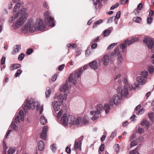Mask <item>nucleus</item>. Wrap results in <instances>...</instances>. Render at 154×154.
<instances>
[{"label": "nucleus", "instance_id": "obj_23", "mask_svg": "<svg viewBox=\"0 0 154 154\" xmlns=\"http://www.w3.org/2000/svg\"><path fill=\"white\" fill-rule=\"evenodd\" d=\"M81 143L80 142H79L76 140L75 142L74 147L75 149H79V151L81 150Z\"/></svg>", "mask_w": 154, "mask_h": 154}, {"label": "nucleus", "instance_id": "obj_16", "mask_svg": "<svg viewBox=\"0 0 154 154\" xmlns=\"http://www.w3.org/2000/svg\"><path fill=\"white\" fill-rule=\"evenodd\" d=\"M128 40L127 39L124 42L120 45V47L121 48L123 52H126V49L127 47V44L128 45Z\"/></svg>", "mask_w": 154, "mask_h": 154}, {"label": "nucleus", "instance_id": "obj_50", "mask_svg": "<svg viewBox=\"0 0 154 154\" xmlns=\"http://www.w3.org/2000/svg\"><path fill=\"white\" fill-rule=\"evenodd\" d=\"M144 112V109L143 108H142L139 110L137 113V114L138 115H141L143 114Z\"/></svg>", "mask_w": 154, "mask_h": 154}, {"label": "nucleus", "instance_id": "obj_22", "mask_svg": "<svg viewBox=\"0 0 154 154\" xmlns=\"http://www.w3.org/2000/svg\"><path fill=\"white\" fill-rule=\"evenodd\" d=\"M21 49V46L20 45H16L14 46V51L12 52V54H15L17 52H18Z\"/></svg>", "mask_w": 154, "mask_h": 154}, {"label": "nucleus", "instance_id": "obj_7", "mask_svg": "<svg viewBox=\"0 0 154 154\" xmlns=\"http://www.w3.org/2000/svg\"><path fill=\"white\" fill-rule=\"evenodd\" d=\"M129 88L127 87V85H124L123 89L122 87L119 86L117 88V91L118 93V94H119V96L121 97L122 96L124 97H128V94H129Z\"/></svg>", "mask_w": 154, "mask_h": 154}, {"label": "nucleus", "instance_id": "obj_62", "mask_svg": "<svg viewBox=\"0 0 154 154\" xmlns=\"http://www.w3.org/2000/svg\"><path fill=\"white\" fill-rule=\"evenodd\" d=\"M97 46V44L96 43H94L93 44L91 45V48L92 49H95V48Z\"/></svg>", "mask_w": 154, "mask_h": 154}, {"label": "nucleus", "instance_id": "obj_38", "mask_svg": "<svg viewBox=\"0 0 154 154\" xmlns=\"http://www.w3.org/2000/svg\"><path fill=\"white\" fill-rule=\"evenodd\" d=\"M137 142L135 140H132L130 143V147L137 145Z\"/></svg>", "mask_w": 154, "mask_h": 154}, {"label": "nucleus", "instance_id": "obj_33", "mask_svg": "<svg viewBox=\"0 0 154 154\" xmlns=\"http://www.w3.org/2000/svg\"><path fill=\"white\" fill-rule=\"evenodd\" d=\"M133 20L135 22L137 23H140L141 20V19L139 17H134L133 19Z\"/></svg>", "mask_w": 154, "mask_h": 154}, {"label": "nucleus", "instance_id": "obj_49", "mask_svg": "<svg viewBox=\"0 0 154 154\" xmlns=\"http://www.w3.org/2000/svg\"><path fill=\"white\" fill-rule=\"evenodd\" d=\"M119 5V3H117L116 4L113 5L110 8V9L111 10H112L114 9L115 8H117Z\"/></svg>", "mask_w": 154, "mask_h": 154}, {"label": "nucleus", "instance_id": "obj_4", "mask_svg": "<svg viewBox=\"0 0 154 154\" xmlns=\"http://www.w3.org/2000/svg\"><path fill=\"white\" fill-rule=\"evenodd\" d=\"M36 106L37 110H39V113L41 114L43 110V106H40V104L38 102H35L32 98L27 99L26 103L23 106V110L25 112H27L28 109H34Z\"/></svg>", "mask_w": 154, "mask_h": 154}, {"label": "nucleus", "instance_id": "obj_29", "mask_svg": "<svg viewBox=\"0 0 154 154\" xmlns=\"http://www.w3.org/2000/svg\"><path fill=\"white\" fill-rule=\"evenodd\" d=\"M51 92V91L50 88L49 87L47 88L45 92V95L46 98H48L49 97Z\"/></svg>", "mask_w": 154, "mask_h": 154}, {"label": "nucleus", "instance_id": "obj_60", "mask_svg": "<svg viewBox=\"0 0 154 154\" xmlns=\"http://www.w3.org/2000/svg\"><path fill=\"white\" fill-rule=\"evenodd\" d=\"M143 7V4L142 3L139 4L137 6L138 10H140Z\"/></svg>", "mask_w": 154, "mask_h": 154}, {"label": "nucleus", "instance_id": "obj_47", "mask_svg": "<svg viewBox=\"0 0 154 154\" xmlns=\"http://www.w3.org/2000/svg\"><path fill=\"white\" fill-rule=\"evenodd\" d=\"M20 122V119L18 115L16 116L15 119L14 121V122L16 123H18Z\"/></svg>", "mask_w": 154, "mask_h": 154}, {"label": "nucleus", "instance_id": "obj_31", "mask_svg": "<svg viewBox=\"0 0 154 154\" xmlns=\"http://www.w3.org/2000/svg\"><path fill=\"white\" fill-rule=\"evenodd\" d=\"M103 109H105L106 113V114H107L110 109L109 104H106L104 106Z\"/></svg>", "mask_w": 154, "mask_h": 154}, {"label": "nucleus", "instance_id": "obj_10", "mask_svg": "<svg viewBox=\"0 0 154 154\" xmlns=\"http://www.w3.org/2000/svg\"><path fill=\"white\" fill-rule=\"evenodd\" d=\"M148 75L147 71H143L141 73V76L137 78V81L140 85H143L145 83Z\"/></svg>", "mask_w": 154, "mask_h": 154}, {"label": "nucleus", "instance_id": "obj_40", "mask_svg": "<svg viewBox=\"0 0 154 154\" xmlns=\"http://www.w3.org/2000/svg\"><path fill=\"white\" fill-rule=\"evenodd\" d=\"M76 45L75 44H69L67 45V47L69 48H76Z\"/></svg>", "mask_w": 154, "mask_h": 154}, {"label": "nucleus", "instance_id": "obj_3", "mask_svg": "<svg viewBox=\"0 0 154 154\" xmlns=\"http://www.w3.org/2000/svg\"><path fill=\"white\" fill-rule=\"evenodd\" d=\"M26 11V8H23L21 9L15 15L12 16L9 20V21L11 22L14 20L15 21L13 24L14 29L19 28L24 23L26 19L27 16Z\"/></svg>", "mask_w": 154, "mask_h": 154}, {"label": "nucleus", "instance_id": "obj_11", "mask_svg": "<svg viewBox=\"0 0 154 154\" xmlns=\"http://www.w3.org/2000/svg\"><path fill=\"white\" fill-rule=\"evenodd\" d=\"M143 42L147 46L152 53H154V41L149 38H145Z\"/></svg>", "mask_w": 154, "mask_h": 154}, {"label": "nucleus", "instance_id": "obj_44", "mask_svg": "<svg viewBox=\"0 0 154 154\" xmlns=\"http://www.w3.org/2000/svg\"><path fill=\"white\" fill-rule=\"evenodd\" d=\"M25 57V54L23 53H21L19 55L18 57V59L20 60H22Z\"/></svg>", "mask_w": 154, "mask_h": 154}, {"label": "nucleus", "instance_id": "obj_30", "mask_svg": "<svg viewBox=\"0 0 154 154\" xmlns=\"http://www.w3.org/2000/svg\"><path fill=\"white\" fill-rule=\"evenodd\" d=\"M103 21L102 19H100L97 21L94 24L93 26V28H94L97 27L98 25L101 23Z\"/></svg>", "mask_w": 154, "mask_h": 154}, {"label": "nucleus", "instance_id": "obj_28", "mask_svg": "<svg viewBox=\"0 0 154 154\" xmlns=\"http://www.w3.org/2000/svg\"><path fill=\"white\" fill-rule=\"evenodd\" d=\"M123 79L124 80V82L125 84V85H127V87L128 88H129V90H132V88H133L132 87V86H131L130 87V86L128 84V82L127 79H126V78L125 77H124L123 78Z\"/></svg>", "mask_w": 154, "mask_h": 154}, {"label": "nucleus", "instance_id": "obj_39", "mask_svg": "<svg viewBox=\"0 0 154 154\" xmlns=\"http://www.w3.org/2000/svg\"><path fill=\"white\" fill-rule=\"evenodd\" d=\"M22 72V71L21 70L19 69H17L14 76L16 77L19 76Z\"/></svg>", "mask_w": 154, "mask_h": 154}, {"label": "nucleus", "instance_id": "obj_37", "mask_svg": "<svg viewBox=\"0 0 154 154\" xmlns=\"http://www.w3.org/2000/svg\"><path fill=\"white\" fill-rule=\"evenodd\" d=\"M116 45H117V43H114L111 44L108 46V47L107 48V50L108 51L110 50L114 47L116 46Z\"/></svg>", "mask_w": 154, "mask_h": 154}, {"label": "nucleus", "instance_id": "obj_58", "mask_svg": "<svg viewBox=\"0 0 154 154\" xmlns=\"http://www.w3.org/2000/svg\"><path fill=\"white\" fill-rule=\"evenodd\" d=\"M121 4H125L128 2V0H120Z\"/></svg>", "mask_w": 154, "mask_h": 154}, {"label": "nucleus", "instance_id": "obj_5", "mask_svg": "<svg viewBox=\"0 0 154 154\" xmlns=\"http://www.w3.org/2000/svg\"><path fill=\"white\" fill-rule=\"evenodd\" d=\"M87 65L84 66L83 68L81 67L80 69H77L75 71L74 74H71L68 78L69 82L72 83L74 85H75L76 83V79L80 78L81 74L87 69Z\"/></svg>", "mask_w": 154, "mask_h": 154}, {"label": "nucleus", "instance_id": "obj_43", "mask_svg": "<svg viewBox=\"0 0 154 154\" xmlns=\"http://www.w3.org/2000/svg\"><path fill=\"white\" fill-rule=\"evenodd\" d=\"M50 147L51 149L53 152H54L57 149V147L55 144H52L51 145Z\"/></svg>", "mask_w": 154, "mask_h": 154}, {"label": "nucleus", "instance_id": "obj_9", "mask_svg": "<svg viewBox=\"0 0 154 154\" xmlns=\"http://www.w3.org/2000/svg\"><path fill=\"white\" fill-rule=\"evenodd\" d=\"M45 21L49 26L51 27L54 26V18L51 17V14L48 11H46L44 14Z\"/></svg>", "mask_w": 154, "mask_h": 154}, {"label": "nucleus", "instance_id": "obj_52", "mask_svg": "<svg viewBox=\"0 0 154 154\" xmlns=\"http://www.w3.org/2000/svg\"><path fill=\"white\" fill-rule=\"evenodd\" d=\"M114 18H115V17H112L109 18L108 19V20L107 21V23H111L112 21Z\"/></svg>", "mask_w": 154, "mask_h": 154}, {"label": "nucleus", "instance_id": "obj_21", "mask_svg": "<svg viewBox=\"0 0 154 154\" xmlns=\"http://www.w3.org/2000/svg\"><path fill=\"white\" fill-rule=\"evenodd\" d=\"M45 148V144L43 141H39L38 143V149L40 151L43 150Z\"/></svg>", "mask_w": 154, "mask_h": 154}, {"label": "nucleus", "instance_id": "obj_8", "mask_svg": "<svg viewBox=\"0 0 154 154\" xmlns=\"http://www.w3.org/2000/svg\"><path fill=\"white\" fill-rule=\"evenodd\" d=\"M122 98V97L118 94L114 95L112 98L110 99V106H112L114 104L116 106L119 105L120 103Z\"/></svg>", "mask_w": 154, "mask_h": 154}, {"label": "nucleus", "instance_id": "obj_1", "mask_svg": "<svg viewBox=\"0 0 154 154\" xmlns=\"http://www.w3.org/2000/svg\"><path fill=\"white\" fill-rule=\"evenodd\" d=\"M67 116L66 113H63L59 122L65 126H67V123L72 125H84L88 122V118L86 116L82 118L80 117L76 118L72 115L69 116L67 117Z\"/></svg>", "mask_w": 154, "mask_h": 154}, {"label": "nucleus", "instance_id": "obj_18", "mask_svg": "<svg viewBox=\"0 0 154 154\" xmlns=\"http://www.w3.org/2000/svg\"><path fill=\"white\" fill-rule=\"evenodd\" d=\"M54 98L57 99L58 100V102L60 103V104H62L63 102V97L62 94H60L59 95L55 94Z\"/></svg>", "mask_w": 154, "mask_h": 154}, {"label": "nucleus", "instance_id": "obj_46", "mask_svg": "<svg viewBox=\"0 0 154 154\" xmlns=\"http://www.w3.org/2000/svg\"><path fill=\"white\" fill-rule=\"evenodd\" d=\"M15 149H9L8 152V154H13L15 152Z\"/></svg>", "mask_w": 154, "mask_h": 154}, {"label": "nucleus", "instance_id": "obj_12", "mask_svg": "<svg viewBox=\"0 0 154 154\" xmlns=\"http://www.w3.org/2000/svg\"><path fill=\"white\" fill-rule=\"evenodd\" d=\"M62 105V104H60V103L57 101H54L52 102V106L55 111V113H53L54 116H55L57 114L56 112L58 111L60 109V106Z\"/></svg>", "mask_w": 154, "mask_h": 154}, {"label": "nucleus", "instance_id": "obj_64", "mask_svg": "<svg viewBox=\"0 0 154 154\" xmlns=\"http://www.w3.org/2000/svg\"><path fill=\"white\" fill-rule=\"evenodd\" d=\"M66 151L69 154L71 152V149L68 146H67L66 148Z\"/></svg>", "mask_w": 154, "mask_h": 154}, {"label": "nucleus", "instance_id": "obj_54", "mask_svg": "<svg viewBox=\"0 0 154 154\" xmlns=\"http://www.w3.org/2000/svg\"><path fill=\"white\" fill-rule=\"evenodd\" d=\"M33 50L32 48H29L28 50L26 53L28 55H29L32 52Z\"/></svg>", "mask_w": 154, "mask_h": 154}, {"label": "nucleus", "instance_id": "obj_57", "mask_svg": "<svg viewBox=\"0 0 154 154\" xmlns=\"http://www.w3.org/2000/svg\"><path fill=\"white\" fill-rule=\"evenodd\" d=\"M57 78V75L56 74H55L53 75L52 77L51 80L53 81H55Z\"/></svg>", "mask_w": 154, "mask_h": 154}, {"label": "nucleus", "instance_id": "obj_61", "mask_svg": "<svg viewBox=\"0 0 154 154\" xmlns=\"http://www.w3.org/2000/svg\"><path fill=\"white\" fill-rule=\"evenodd\" d=\"M83 138L84 137L83 136H82L76 140L78 141L79 142H80L81 143H82V141L83 140Z\"/></svg>", "mask_w": 154, "mask_h": 154}, {"label": "nucleus", "instance_id": "obj_24", "mask_svg": "<svg viewBox=\"0 0 154 154\" xmlns=\"http://www.w3.org/2000/svg\"><path fill=\"white\" fill-rule=\"evenodd\" d=\"M21 66V65L19 64H13L11 65L10 67V69L11 70H13L17 69Z\"/></svg>", "mask_w": 154, "mask_h": 154}, {"label": "nucleus", "instance_id": "obj_53", "mask_svg": "<svg viewBox=\"0 0 154 154\" xmlns=\"http://www.w3.org/2000/svg\"><path fill=\"white\" fill-rule=\"evenodd\" d=\"M121 14V12L120 11H118L116 13V16L115 17L117 19H119L120 17Z\"/></svg>", "mask_w": 154, "mask_h": 154}, {"label": "nucleus", "instance_id": "obj_17", "mask_svg": "<svg viewBox=\"0 0 154 154\" xmlns=\"http://www.w3.org/2000/svg\"><path fill=\"white\" fill-rule=\"evenodd\" d=\"M68 86V82L67 80L66 82V84L64 85H61L60 89V90L61 92H66L69 89Z\"/></svg>", "mask_w": 154, "mask_h": 154}, {"label": "nucleus", "instance_id": "obj_41", "mask_svg": "<svg viewBox=\"0 0 154 154\" xmlns=\"http://www.w3.org/2000/svg\"><path fill=\"white\" fill-rule=\"evenodd\" d=\"M149 118L151 120H152V119L154 118V114L153 112H149L148 113V114Z\"/></svg>", "mask_w": 154, "mask_h": 154}, {"label": "nucleus", "instance_id": "obj_2", "mask_svg": "<svg viewBox=\"0 0 154 154\" xmlns=\"http://www.w3.org/2000/svg\"><path fill=\"white\" fill-rule=\"evenodd\" d=\"M45 28V24L42 19L38 18L34 21L33 19H31L25 25L23 30L26 32H33L36 29L38 30L43 31Z\"/></svg>", "mask_w": 154, "mask_h": 154}, {"label": "nucleus", "instance_id": "obj_20", "mask_svg": "<svg viewBox=\"0 0 154 154\" xmlns=\"http://www.w3.org/2000/svg\"><path fill=\"white\" fill-rule=\"evenodd\" d=\"M102 60L104 65L105 66H107L109 63L108 56L107 54L104 55L103 58Z\"/></svg>", "mask_w": 154, "mask_h": 154}, {"label": "nucleus", "instance_id": "obj_56", "mask_svg": "<svg viewBox=\"0 0 154 154\" xmlns=\"http://www.w3.org/2000/svg\"><path fill=\"white\" fill-rule=\"evenodd\" d=\"M147 121V120L145 119H143L141 123V125L143 126H144L145 125Z\"/></svg>", "mask_w": 154, "mask_h": 154}, {"label": "nucleus", "instance_id": "obj_25", "mask_svg": "<svg viewBox=\"0 0 154 154\" xmlns=\"http://www.w3.org/2000/svg\"><path fill=\"white\" fill-rule=\"evenodd\" d=\"M139 40V38L136 36L133 38L130 41L128 40V45H129L134 43L136 42Z\"/></svg>", "mask_w": 154, "mask_h": 154}, {"label": "nucleus", "instance_id": "obj_51", "mask_svg": "<svg viewBox=\"0 0 154 154\" xmlns=\"http://www.w3.org/2000/svg\"><path fill=\"white\" fill-rule=\"evenodd\" d=\"M152 17H148L147 18V23L148 24H150L151 23V22L152 21Z\"/></svg>", "mask_w": 154, "mask_h": 154}, {"label": "nucleus", "instance_id": "obj_45", "mask_svg": "<svg viewBox=\"0 0 154 154\" xmlns=\"http://www.w3.org/2000/svg\"><path fill=\"white\" fill-rule=\"evenodd\" d=\"M144 131V129L140 128V126H138V127L137 132L140 134H141Z\"/></svg>", "mask_w": 154, "mask_h": 154}, {"label": "nucleus", "instance_id": "obj_14", "mask_svg": "<svg viewBox=\"0 0 154 154\" xmlns=\"http://www.w3.org/2000/svg\"><path fill=\"white\" fill-rule=\"evenodd\" d=\"M93 4L95 7V10L97 11L98 9H100L101 8L102 6L101 3L100 2L103 1V0H91Z\"/></svg>", "mask_w": 154, "mask_h": 154}, {"label": "nucleus", "instance_id": "obj_26", "mask_svg": "<svg viewBox=\"0 0 154 154\" xmlns=\"http://www.w3.org/2000/svg\"><path fill=\"white\" fill-rule=\"evenodd\" d=\"M23 5V2H21L17 4L14 7V12H16L20 9V6L22 7Z\"/></svg>", "mask_w": 154, "mask_h": 154}, {"label": "nucleus", "instance_id": "obj_32", "mask_svg": "<svg viewBox=\"0 0 154 154\" xmlns=\"http://www.w3.org/2000/svg\"><path fill=\"white\" fill-rule=\"evenodd\" d=\"M18 115L21 118V121H23L24 120V114L23 111L20 110L18 113Z\"/></svg>", "mask_w": 154, "mask_h": 154}, {"label": "nucleus", "instance_id": "obj_19", "mask_svg": "<svg viewBox=\"0 0 154 154\" xmlns=\"http://www.w3.org/2000/svg\"><path fill=\"white\" fill-rule=\"evenodd\" d=\"M90 66L92 69L94 70L96 69L98 67L97 61L94 60L92 62L89 63Z\"/></svg>", "mask_w": 154, "mask_h": 154}, {"label": "nucleus", "instance_id": "obj_13", "mask_svg": "<svg viewBox=\"0 0 154 154\" xmlns=\"http://www.w3.org/2000/svg\"><path fill=\"white\" fill-rule=\"evenodd\" d=\"M116 54H117L118 57V63H120L122 61V57L121 52L120 51H119V48L118 47H117L114 50V52L112 54V55L114 56Z\"/></svg>", "mask_w": 154, "mask_h": 154}, {"label": "nucleus", "instance_id": "obj_15", "mask_svg": "<svg viewBox=\"0 0 154 154\" xmlns=\"http://www.w3.org/2000/svg\"><path fill=\"white\" fill-rule=\"evenodd\" d=\"M48 128L47 126H44L42 129V132L40 134L41 138L43 140H45L46 138L47 130Z\"/></svg>", "mask_w": 154, "mask_h": 154}, {"label": "nucleus", "instance_id": "obj_35", "mask_svg": "<svg viewBox=\"0 0 154 154\" xmlns=\"http://www.w3.org/2000/svg\"><path fill=\"white\" fill-rule=\"evenodd\" d=\"M11 128L13 129L14 130L16 131L18 129L17 126L16 125V124L13 122L11 123Z\"/></svg>", "mask_w": 154, "mask_h": 154}, {"label": "nucleus", "instance_id": "obj_36", "mask_svg": "<svg viewBox=\"0 0 154 154\" xmlns=\"http://www.w3.org/2000/svg\"><path fill=\"white\" fill-rule=\"evenodd\" d=\"M63 113V111L61 109L57 113L56 117L57 119H59Z\"/></svg>", "mask_w": 154, "mask_h": 154}, {"label": "nucleus", "instance_id": "obj_59", "mask_svg": "<svg viewBox=\"0 0 154 154\" xmlns=\"http://www.w3.org/2000/svg\"><path fill=\"white\" fill-rule=\"evenodd\" d=\"M104 145L103 144H101L99 148V149L101 151H103L104 149Z\"/></svg>", "mask_w": 154, "mask_h": 154}, {"label": "nucleus", "instance_id": "obj_6", "mask_svg": "<svg viewBox=\"0 0 154 154\" xmlns=\"http://www.w3.org/2000/svg\"><path fill=\"white\" fill-rule=\"evenodd\" d=\"M103 109V108L102 105L100 104L96 106V110L95 111H91L90 114L93 115L91 118L93 120H95L98 117H99V115L101 113Z\"/></svg>", "mask_w": 154, "mask_h": 154}, {"label": "nucleus", "instance_id": "obj_27", "mask_svg": "<svg viewBox=\"0 0 154 154\" xmlns=\"http://www.w3.org/2000/svg\"><path fill=\"white\" fill-rule=\"evenodd\" d=\"M40 122L42 125H45L47 123V120L44 116H42L40 119Z\"/></svg>", "mask_w": 154, "mask_h": 154}, {"label": "nucleus", "instance_id": "obj_55", "mask_svg": "<svg viewBox=\"0 0 154 154\" xmlns=\"http://www.w3.org/2000/svg\"><path fill=\"white\" fill-rule=\"evenodd\" d=\"M5 61V57H3L1 59V63L2 65L3 64Z\"/></svg>", "mask_w": 154, "mask_h": 154}, {"label": "nucleus", "instance_id": "obj_34", "mask_svg": "<svg viewBox=\"0 0 154 154\" xmlns=\"http://www.w3.org/2000/svg\"><path fill=\"white\" fill-rule=\"evenodd\" d=\"M111 32V31L110 30L106 29L103 31V35L105 37L109 35Z\"/></svg>", "mask_w": 154, "mask_h": 154}, {"label": "nucleus", "instance_id": "obj_42", "mask_svg": "<svg viewBox=\"0 0 154 154\" xmlns=\"http://www.w3.org/2000/svg\"><path fill=\"white\" fill-rule=\"evenodd\" d=\"M148 70L150 73H152L154 72V68L152 65H150L149 66Z\"/></svg>", "mask_w": 154, "mask_h": 154}, {"label": "nucleus", "instance_id": "obj_63", "mask_svg": "<svg viewBox=\"0 0 154 154\" xmlns=\"http://www.w3.org/2000/svg\"><path fill=\"white\" fill-rule=\"evenodd\" d=\"M65 67V65L64 64H63L61 65L58 68V70L59 71H61L62 70L64 67Z\"/></svg>", "mask_w": 154, "mask_h": 154}, {"label": "nucleus", "instance_id": "obj_48", "mask_svg": "<svg viewBox=\"0 0 154 154\" xmlns=\"http://www.w3.org/2000/svg\"><path fill=\"white\" fill-rule=\"evenodd\" d=\"M138 150V148L136 147L135 149L132 151L130 152V154H136Z\"/></svg>", "mask_w": 154, "mask_h": 154}]
</instances>
